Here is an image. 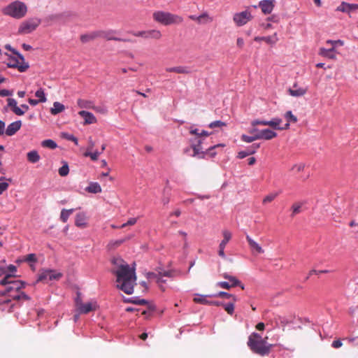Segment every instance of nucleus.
Wrapping results in <instances>:
<instances>
[{
	"mask_svg": "<svg viewBox=\"0 0 358 358\" xmlns=\"http://www.w3.org/2000/svg\"><path fill=\"white\" fill-rule=\"evenodd\" d=\"M117 277V287L127 294H131L136 285L135 269L131 268L127 264H120L115 271Z\"/></svg>",
	"mask_w": 358,
	"mask_h": 358,
	"instance_id": "nucleus-1",
	"label": "nucleus"
},
{
	"mask_svg": "<svg viewBox=\"0 0 358 358\" xmlns=\"http://www.w3.org/2000/svg\"><path fill=\"white\" fill-rule=\"evenodd\" d=\"M267 338V336L262 337L260 334L254 332L248 338V345L253 352L265 355L268 352Z\"/></svg>",
	"mask_w": 358,
	"mask_h": 358,
	"instance_id": "nucleus-2",
	"label": "nucleus"
},
{
	"mask_svg": "<svg viewBox=\"0 0 358 358\" xmlns=\"http://www.w3.org/2000/svg\"><path fill=\"white\" fill-rule=\"evenodd\" d=\"M152 17L155 22L164 26L178 24L183 21V18L180 15L161 10L154 12Z\"/></svg>",
	"mask_w": 358,
	"mask_h": 358,
	"instance_id": "nucleus-3",
	"label": "nucleus"
},
{
	"mask_svg": "<svg viewBox=\"0 0 358 358\" xmlns=\"http://www.w3.org/2000/svg\"><path fill=\"white\" fill-rule=\"evenodd\" d=\"M5 15H9L15 19H20L25 16L27 12L26 4L20 1H15L3 8Z\"/></svg>",
	"mask_w": 358,
	"mask_h": 358,
	"instance_id": "nucleus-4",
	"label": "nucleus"
},
{
	"mask_svg": "<svg viewBox=\"0 0 358 358\" xmlns=\"http://www.w3.org/2000/svg\"><path fill=\"white\" fill-rule=\"evenodd\" d=\"M268 121L255 120L252 122V127L249 129L250 134L258 136L259 138L268 139Z\"/></svg>",
	"mask_w": 358,
	"mask_h": 358,
	"instance_id": "nucleus-5",
	"label": "nucleus"
},
{
	"mask_svg": "<svg viewBox=\"0 0 358 358\" xmlns=\"http://www.w3.org/2000/svg\"><path fill=\"white\" fill-rule=\"evenodd\" d=\"M12 52L17 56V57L10 58L7 63V66L10 68L17 69L20 72L26 71L29 69V65L24 61V57L15 50H12Z\"/></svg>",
	"mask_w": 358,
	"mask_h": 358,
	"instance_id": "nucleus-6",
	"label": "nucleus"
},
{
	"mask_svg": "<svg viewBox=\"0 0 358 358\" xmlns=\"http://www.w3.org/2000/svg\"><path fill=\"white\" fill-rule=\"evenodd\" d=\"M41 24V20L38 18H31L22 22L18 29V33L20 34H27L34 31Z\"/></svg>",
	"mask_w": 358,
	"mask_h": 358,
	"instance_id": "nucleus-7",
	"label": "nucleus"
},
{
	"mask_svg": "<svg viewBox=\"0 0 358 358\" xmlns=\"http://www.w3.org/2000/svg\"><path fill=\"white\" fill-rule=\"evenodd\" d=\"M223 277L225 279H227L229 281L218 282L217 283L218 287L223 289H229L231 287L240 286L242 289H244V285H242L241 282L235 276L229 275L227 273H224Z\"/></svg>",
	"mask_w": 358,
	"mask_h": 358,
	"instance_id": "nucleus-8",
	"label": "nucleus"
},
{
	"mask_svg": "<svg viewBox=\"0 0 358 358\" xmlns=\"http://www.w3.org/2000/svg\"><path fill=\"white\" fill-rule=\"evenodd\" d=\"M252 19V15L251 14V12L249 11L248 10H245L244 11L235 13L233 17V20L234 23L238 27H241L246 24Z\"/></svg>",
	"mask_w": 358,
	"mask_h": 358,
	"instance_id": "nucleus-9",
	"label": "nucleus"
},
{
	"mask_svg": "<svg viewBox=\"0 0 358 358\" xmlns=\"http://www.w3.org/2000/svg\"><path fill=\"white\" fill-rule=\"evenodd\" d=\"M192 143V157L203 159L205 157V152L203 151L201 144L203 143L201 138H195L189 140Z\"/></svg>",
	"mask_w": 358,
	"mask_h": 358,
	"instance_id": "nucleus-10",
	"label": "nucleus"
},
{
	"mask_svg": "<svg viewBox=\"0 0 358 358\" xmlns=\"http://www.w3.org/2000/svg\"><path fill=\"white\" fill-rule=\"evenodd\" d=\"M76 306L79 313L87 314L97 308L96 301H90L85 303H82L81 300L78 298L76 301Z\"/></svg>",
	"mask_w": 358,
	"mask_h": 358,
	"instance_id": "nucleus-11",
	"label": "nucleus"
},
{
	"mask_svg": "<svg viewBox=\"0 0 358 358\" xmlns=\"http://www.w3.org/2000/svg\"><path fill=\"white\" fill-rule=\"evenodd\" d=\"M62 273L60 272H57L55 270L47 269L43 270L39 275L37 281H47V280H59L62 277Z\"/></svg>",
	"mask_w": 358,
	"mask_h": 358,
	"instance_id": "nucleus-12",
	"label": "nucleus"
},
{
	"mask_svg": "<svg viewBox=\"0 0 358 358\" xmlns=\"http://www.w3.org/2000/svg\"><path fill=\"white\" fill-rule=\"evenodd\" d=\"M289 320L285 316L275 315L272 321H270V325L273 327V329L282 327L284 331L285 326L289 322Z\"/></svg>",
	"mask_w": 358,
	"mask_h": 358,
	"instance_id": "nucleus-13",
	"label": "nucleus"
},
{
	"mask_svg": "<svg viewBox=\"0 0 358 358\" xmlns=\"http://www.w3.org/2000/svg\"><path fill=\"white\" fill-rule=\"evenodd\" d=\"M25 286V282L21 280L13 281L10 285L6 286L3 294H10L13 291L18 293Z\"/></svg>",
	"mask_w": 358,
	"mask_h": 358,
	"instance_id": "nucleus-14",
	"label": "nucleus"
},
{
	"mask_svg": "<svg viewBox=\"0 0 358 358\" xmlns=\"http://www.w3.org/2000/svg\"><path fill=\"white\" fill-rule=\"evenodd\" d=\"M100 35H99V38H103L108 41L113 40V41H124V42H129L130 40L129 39H124L120 38H117L113 36V34L115 33L114 31L110 30L108 31H98Z\"/></svg>",
	"mask_w": 358,
	"mask_h": 358,
	"instance_id": "nucleus-15",
	"label": "nucleus"
},
{
	"mask_svg": "<svg viewBox=\"0 0 358 358\" xmlns=\"http://www.w3.org/2000/svg\"><path fill=\"white\" fill-rule=\"evenodd\" d=\"M22 122L20 120L13 122L7 127L5 133L7 136H11L20 130Z\"/></svg>",
	"mask_w": 358,
	"mask_h": 358,
	"instance_id": "nucleus-16",
	"label": "nucleus"
},
{
	"mask_svg": "<svg viewBox=\"0 0 358 358\" xmlns=\"http://www.w3.org/2000/svg\"><path fill=\"white\" fill-rule=\"evenodd\" d=\"M289 127V123L282 124V121L278 118H274L270 120V128L278 130L287 129Z\"/></svg>",
	"mask_w": 358,
	"mask_h": 358,
	"instance_id": "nucleus-17",
	"label": "nucleus"
},
{
	"mask_svg": "<svg viewBox=\"0 0 358 358\" xmlns=\"http://www.w3.org/2000/svg\"><path fill=\"white\" fill-rule=\"evenodd\" d=\"M319 55L322 57H327L331 59H336V51H334V47H330L329 48H320Z\"/></svg>",
	"mask_w": 358,
	"mask_h": 358,
	"instance_id": "nucleus-18",
	"label": "nucleus"
},
{
	"mask_svg": "<svg viewBox=\"0 0 358 358\" xmlns=\"http://www.w3.org/2000/svg\"><path fill=\"white\" fill-rule=\"evenodd\" d=\"M78 114L80 116L84 118L85 124H91L96 122V117L90 112L85 111V110H80L78 112Z\"/></svg>",
	"mask_w": 358,
	"mask_h": 358,
	"instance_id": "nucleus-19",
	"label": "nucleus"
},
{
	"mask_svg": "<svg viewBox=\"0 0 358 358\" xmlns=\"http://www.w3.org/2000/svg\"><path fill=\"white\" fill-rule=\"evenodd\" d=\"M75 224L80 228L87 227L86 215L85 213H79L76 215Z\"/></svg>",
	"mask_w": 358,
	"mask_h": 358,
	"instance_id": "nucleus-20",
	"label": "nucleus"
},
{
	"mask_svg": "<svg viewBox=\"0 0 358 358\" xmlns=\"http://www.w3.org/2000/svg\"><path fill=\"white\" fill-rule=\"evenodd\" d=\"M78 106L81 108L92 109L98 110V108L95 106L92 101L84 99H78L77 101Z\"/></svg>",
	"mask_w": 358,
	"mask_h": 358,
	"instance_id": "nucleus-21",
	"label": "nucleus"
},
{
	"mask_svg": "<svg viewBox=\"0 0 358 358\" xmlns=\"http://www.w3.org/2000/svg\"><path fill=\"white\" fill-rule=\"evenodd\" d=\"M162 34L159 30L157 29H150L145 31V38H152L155 40H159L162 38Z\"/></svg>",
	"mask_w": 358,
	"mask_h": 358,
	"instance_id": "nucleus-22",
	"label": "nucleus"
},
{
	"mask_svg": "<svg viewBox=\"0 0 358 358\" xmlns=\"http://www.w3.org/2000/svg\"><path fill=\"white\" fill-rule=\"evenodd\" d=\"M166 71L167 72H173L179 74H188L190 73L188 68L182 66L166 68Z\"/></svg>",
	"mask_w": 358,
	"mask_h": 358,
	"instance_id": "nucleus-23",
	"label": "nucleus"
},
{
	"mask_svg": "<svg viewBox=\"0 0 358 358\" xmlns=\"http://www.w3.org/2000/svg\"><path fill=\"white\" fill-rule=\"evenodd\" d=\"M2 273L5 274L4 277L0 280V285L2 286H6L10 285L13 281H15L13 278L15 277V275L11 273H6V271H3Z\"/></svg>",
	"mask_w": 358,
	"mask_h": 358,
	"instance_id": "nucleus-24",
	"label": "nucleus"
},
{
	"mask_svg": "<svg viewBox=\"0 0 358 358\" xmlns=\"http://www.w3.org/2000/svg\"><path fill=\"white\" fill-rule=\"evenodd\" d=\"M99 35L100 34H99L98 31H94L87 34H84L80 36V41L82 43H85L91 41H93L96 38H99Z\"/></svg>",
	"mask_w": 358,
	"mask_h": 358,
	"instance_id": "nucleus-25",
	"label": "nucleus"
},
{
	"mask_svg": "<svg viewBox=\"0 0 358 358\" xmlns=\"http://www.w3.org/2000/svg\"><path fill=\"white\" fill-rule=\"evenodd\" d=\"M85 190L89 193H100L101 192V187L98 182H90L89 185L86 187Z\"/></svg>",
	"mask_w": 358,
	"mask_h": 358,
	"instance_id": "nucleus-26",
	"label": "nucleus"
},
{
	"mask_svg": "<svg viewBox=\"0 0 358 358\" xmlns=\"http://www.w3.org/2000/svg\"><path fill=\"white\" fill-rule=\"evenodd\" d=\"M246 239L248 242L250 247L253 251H255L257 254H261L264 252V250L259 245V244L254 241L249 236H246Z\"/></svg>",
	"mask_w": 358,
	"mask_h": 358,
	"instance_id": "nucleus-27",
	"label": "nucleus"
},
{
	"mask_svg": "<svg viewBox=\"0 0 358 358\" xmlns=\"http://www.w3.org/2000/svg\"><path fill=\"white\" fill-rule=\"evenodd\" d=\"M27 160L31 163L38 162L41 157L38 152L36 150H31L27 154Z\"/></svg>",
	"mask_w": 358,
	"mask_h": 358,
	"instance_id": "nucleus-28",
	"label": "nucleus"
},
{
	"mask_svg": "<svg viewBox=\"0 0 358 358\" xmlns=\"http://www.w3.org/2000/svg\"><path fill=\"white\" fill-rule=\"evenodd\" d=\"M207 296L206 295H201L196 294L195 297L193 299V301L196 303H201L203 305H209L210 301L207 299Z\"/></svg>",
	"mask_w": 358,
	"mask_h": 358,
	"instance_id": "nucleus-29",
	"label": "nucleus"
},
{
	"mask_svg": "<svg viewBox=\"0 0 358 358\" xmlns=\"http://www.w3.org/2000/svg\"><path fill=\"white\" fill-rule=\"evenodd\" d=\"M65 107L62 103L56 101L53 103V107L50 109V113L52 115H57L62 113Z\"/></svg>",
	"mask_w": 358,
	"mask_h": 358,
	"instance_id": "nucleus-30",
	"label": "nucleus"
},
{
	"mask_svg": "<svg viewBox=\"0 0 358 358\" xmlns=\"http://www.w3.org/2000/svg\"><path fill=\"white\" fill-rule=\"evenodd\" d=\"M146 277L148 279L155 280L158 284L164 283L166 282V280L162 279L159 276V272H158V273L149 272L146 274Z\"/></svg>",
	"mask_w": 358,
	"mask_h": 358,
	"instance_id": "nucleus-31",
	"label": "nucleus"
},
{
	"mask_svg": "<svg viewBox=\"0 0 358 358\" xmlns=\"http://www.w3.org/2000/svg\"><path fill=\"white\" fill-rule=\"evenodd\" d=\"M336 10L338 11L343 12V13H350L352 12V4L345 3V2H342L341 4L339 6H338Z\"/></svg>",
	"mask_w": 358,
	"mask_h": 358,
	"instance_id": "nucleus-32",
	"label": "nucleus"
},
{
	"mask_svg": "<svg viewBox=\"0 0 358 358\" xmlns=\"http://www.w3.org/2000/svg\"><path fill=\"white\" fill-rule=\"evenodd\" d=\"M289 94L292 96H303L306 92L307 89L299 87L296 90L289 89L288 90Z\"/></svg>",
	"mask_w": 358,
	"mask_h": 358,
	"instance_id": "nucleus-33",
	"label": "nucleus"
},
{
	"mask_svg": "<svg viewBox=\"0 0 358 358\" xmlns=\"http://www.w3.org/2000/svg\"><path fill=\"white\" fill-rule=\"evenodd\" d=\"M74 209H62L60 214V220L64 222H66L69 216L73 213Z\"/></svg>",
	"mask_w": 358,
	"mask_h": 358,
	"instance_id": "nucleus-34",
	"label": "nucleus"
},
{
	"mask_svg": "<svg viewBox=\"0 0 358 358\" xmlns=\"http://www.w3.org/2000/svg\"><path fill=\"white\" fill-rule=\"evenodd\" d=\"M129 237H127V238H125L123 239L116 240V241H111L108 244V248L109 250H113V249L119 247L120 245H121L124 241H126L127 240H129Z\"/></svg>",
	"mask_w": 358,
	"mask_h": 358,
	"instance_id": "nucleus-35",
	"label": "nucleus"
},
{
	"mask_svg": "<svg viewBox=\"0 0 358 358\" xmlns=\"http://www.w3.org/2000/svg\"><path fill=\"white\" fill-rule=\"evenodd\" d=\"M303 203L296 202L292 206V217L300 213L302 211Z\"/></svg>",
	"mask_w": 358,
	"mask_h": 358,
	"instance_id": "nucleus-36",
	"label": "nucleus"
},
{
	"mask_svg": "<svg viewBox=\"0 0 358 358\" xmlns=\"http://www.w3.org/2000/svg\"><path fill=\"white\" fill-rule=\"evenodd\" d=\"M222 235H223L224 239L221 241V243H220V245L225 248L227 243L231 238V233L228 230H223Z\"/></svg>",
	"mask_w": 358,
	"mask_h": 358,
	"instance_id": "nucleus-37",
	"label": "nucleus"
},
{
	"mask_svg": "<svg viewBox=\"0 0 358 358\" xmlns=\"http://www.w3.org/2000/svg\"><path fill=\"white\" fill-rule=\"evenodd\" d=\"M305 164L304 163H299V164H294L290 171L293 173H301L302 171H304V169H305Z\"/></svg>",
	"mask_w": 358,
	"mask_h": 358,
	"instance_id": "nucleus-38",
	"label": "nucleus"
},
{
	"mask_svg": "<svg viewBox=\"0 0 358 358\" xmlns=\"http://www.w3.org/2000/svg\"><path fill=\"white\" fill-rule=\"evenodd\" d=\"M13 300H20V299H24V300H29V297L23 292H21L20 291L18 293H17L16 294H10L9 295Z\"/></svg>",
	"mask_w": 358,
	"mask_h": 358,
	"instance_id": "nucleus-39",
	"label": "nucleus"
},
{
	"mask_svg": "<svg viewBox=\"0 0 358 358\" xmlns=\"http://www.w3.org/2000/svg\"><path fill=\"white\" fill-rule=\"evenodd\" d=\"M41 145L44 148H48L50 149H55L57 148V143L51 139H47L42 141Z\"/></svg>",
	"mask_w": 358,
	"mask_h": 358,
	"instance_id": "nucleus-40",
	"label": "nucleus"
},
{
	"mask_svg": "<svg viewBox=\"0 0 358 358\" xmlns=\"http://www.w3.org/2000/svg\"><path fill=\"white\" fill-rule=\"evenodd\" d=\"M259 7L261 8L262 12L266 15L268 13V0H263L259 2Z\"/></svg>",
	"mask_w": 358,
	"mask_h": 358,
	"instance_id": "nucleus-41",
	"label": "nucleus"
},
{
	"mask_svg": "<svg viewBox=\"0 0 358 358\" xmlns=\"http://www.w3.org/2000/svg\"><path fill=\"white\" fill-rule=\"evenodd\" d=\"M285 117L287 120L286 123H289V122L296 123L298 120L297 117L295 115H294L292 114V111H290V110L286 112V113L285 114Z\"/></svg>",
	"mask_w": 358,
	"mask_h": 358,
	"instance_id": "nucleus-42",
	"label": "nucleus"
},
{
	"mask_svg": "<svg viewBox=\"0 0 358 358\" xmlns=\"http://www.w3.org/2000/svg\"><path fill=\"white\" fill-rule=\"evenodd\" d=\"M35 96L38 98V101H39L40 103H44L46 101V97L43 89L41 88L38 90L35 93Z\"/></svg>",
	"mask_w": 358,
	"mask_h": 358,
	"instance_id": "nucleus-43",
	"label": "nucleus"
},
{
	"mask_svg": "<svg viewBox=\"0 0 358 358\" xmlns=\"http://www.w3.org/2000/svg\"><path fill=\"white\" fill-rule=\"evenodd\" d=\"M100 152L98 151L92 152V151H86L84 153L85 157H90L92 161H96L99 158Z\"/></svg>",
	"mask_w": 358,
	"mask_h": 358,
	"instance_id": "nucleus-44",
	"label": "nucleus"
},
{
	"mask_svg": "<svg viewBox=\"0 0 358 358\" xmlns=\"http://www.w3.org/2000/svg\"><path fill=\"white\" fill-rule=\"evenodd\" d=\"M256 139H258V136H255L254 134H250V136L243 134L241 136V140L246 143H251L255 141Z\"/></svg>",
	"mask_w": 358,
	"mask_h": 358,
	"instance_id": "nucleus-45",
	"label": "nucleus"
},
{
	"mask_svg": "<svg viewBox=\"0 0 358 358\" xmlns=\"http://www.w3.org/2000/svg\"><path fill=\"white\" fill-rule=\"evenodd\" d=\"M222 307L224 308L225 311L229 315H233V313L234 312V303H224Z\"/></svg>",
	"mask_w": 358,
	"mask_h": 358,
	"instance_id": "nucleus-46",
	"label": "nucleus"
},
{
	"mask_svg": "<svg viewBox=\"0 0 358 358\" xmlns=\"http://www.w3.org/2000/svg\"><path fill=\"white\" fill-rule=\"evenodd\" d=\"M58 172L61 176H66L69 172L68 164L64 162V165L59 169Z\"/></svg>",
	"mask_w": 358,
	"mask_h": 358,
	"instance_id": "nucleus-47",
	"label": "nucleus"
},
{
	"mask_svg": "<svg viewBox=\"0 0 358 358\" xmlns=\"http://www.w3.org/2000/svg\"><path fill=\"white\" fill-rule=\"evenodd\" d=\"M226 125L227 124L225 122L220 121V120H216V121H214V122H212L211 123H210L208 124V127H210L211 129H214L216 127L222 128L223 127H226Z\"/></svg>",
	"mask_w": 358,
	"mask_h": 358,
	"instance_id": "nucleus-48",
	"label": "nucleus"
},
{
	"mask_svg": "<svg viewBox=\"0 0 358 358\" xmlns=\"http://www.w3.org/2000/svg\"><path fill=\"white\" fill-rule=\"evenodd\" d=\"M343 41H341V40H336V41H333V40H327L326 41V45H330L331 47H334V48H336V45H343ZM334 51H336V49H334Z\"/></svg>",
	"mask_w": 358,
	"mask_h": 358,
	"instance_id": "nucleus-49",
	"label": "nucleus"
},
{
	"mask_svg": "<svg viewBox=\"0 0 358 358\" xmlns=\"http://www.w3.org/2000/svg\"><path fill=\"white\" fill-rule=\"evenodd\" d=\"M215 296H219V297H222V298H227V299L232 298L234 301H236V297L235 296H234L232 294H229L227 292H220Z\"/></svg>",
	"mask_w": 358,
	"mask_h": 358,
	"instance_id": "nucleus-50",
	"label": "nucleus"
},
{
	"mask_svg": "<svg viewBox=\"0 0 358 358\" xmlns=\"http://www.w3.org/2000/svg\"><path fill=\"white\" fill-rule=\"evenodd\" d=\"M159 276L162 279L163 277H169V278H173L174 277V272L173 271H159Z\"/></svg>",
	"mask_w": 358,
	"mask_h": 358,
	"instance_id": "nucleus-51",
	"label": "nucleus"
},
{
	"mask_svg": "<svg viewBox=\"0 0 358 358\" xmlns=\"http://www.w3.org/2000/svg\"><path fill=\"white\" fill-rule=\"evenodd\" d=\"M24 261L27 262H36L37 258L35 254H29L24 257Z\"/></svg>",
	"mask_w": 358,
	"mask_h": 358,
	"instance_id": "nucleus-52",
	"label": "nucleus"
},
{
	"mask_svg": "<svg viewBox=\"0 0 358 358\" xmlns=\"http://www.w3.org/2000/svg\"><path fill=\"white\" fill-rule=\"evenodd\" d=\"M8 101V106L10 107L11 110H13L16 106H17V101L13 98H8L7 99Z\"/></svg>",
	"mask_w": 358,
	"mask_h": 358,
	"instance_id": "nucleus-53",
	"label": "nucleus"
},
{
	"mask_svg": "<svg viewBox=\"0 0 358 358\" xmlns=\"http://www.w3.org/2000/svg\"><path fill=\"white\" fill-rule=\"evenodd\" d=\"M63 136L69 141H73L76 145H78V139L72 134H63Z\"/></svg>",
	"mask_w": 358,
	"mask_h": 358,
	"instance_id": "nucleus-54",
	"label": "nucleus"
},
{
	"mask_svg": "<svg viewBox=\"0 0 358 358\" xmlns=\"http://www.w3.org/2000/svg\"><path fill=\"white\" fill-rule=\"evenodd\" d=\"M252 152L253 151H241L238 153V157L239 159H243L247 156L250 155V154H252Z\"/></svg>",
	"mask_w": 358,
	"mask_h": 358,
	"instance_id": "nucleus-55",
	"label": "nucleus"
},
{
	"mask_svg": "<svg viewBox=\"0 0 358 358\" xmlns=\"http://www.w3.org/2000/svg\"><path fill=\"white\" fill-rule=\"evenodd\" d=\"M203 19H206V20H209V21H212V19L210 17H209L207 13H203L201 15H199V17H196V20L199 22H201V20Z\"/></svg>",
	"mask_w": 358,
	"mask_h": 358,
	"instance_id": "nucleus-56",
	"label": "nucleus"
},
{
	"mask_svg": "<svg viewBox=\"0 0 358 358\" xmlns=\"http://www.w3.org/2000/svg\"><path fill=\"white\" fill-rule=\"evenodd\" d=\"M15 115H23L24 114V110H23L21 107L16 106L13 110H12Z\"/></svg>",
	"mask_w": 358,
	"mask_h": 358,
	"instance_id": "nucleus-57",
	"label": "nucleus"
},
{
	"mask_svg": "<svg viewBox=\"0 0 358 358\" xmlns=\"http://www.w3.org/2000/svg\"><path fill=\"white\" fill-rule=\"evenodd\" d=\"M343 345V343L341 341V339L335 340L332 342L331 346L334 348H339Z\"/></svg>",
	"mask_w": 358,
	"mask_h": 358,
	"instance_id": "nucleus-58",
	"label": "nucleus"
},
{
	"mask_svg": "<svg viewBox=\"0 0 358 358\" xmlns=\"http://www.w3.org/2000/svg\"><path fill=\"white\" fill-rule=\"evenodd\" d=\"M131 34L136 37H142L145 38V31H133Z\"/></svg>",
	"mask_w": 358,
	"mask_h": 358,
	"instance_id": "nucleus-59",
	"label": "nucleus"
},
{
	"mask_svg": "<svg viewBox=\"0 0 358 358\" xmlns=\"http://www.w3.org/2000/svg\"><path fill=\"white\" fill-rule=\"evenodd\" d=\"M329 273V271L328 270H320V271H317V270H311L310 272H309V275H312L313 274H320V273Z\"/></svg>",
	"mask_w": 358,
	"mask_h": 358,
	"instance_id": "nucleus-60",
	"label": "nucleus"
},
{
	"mask_svg": "<svg viewBox=\"0 0 358 358\" xmlns=\"http://www.w3.org/2000/svg\"><path fill=\"white\" fill-rule=\"evenodd\" d=\"M200 132L201 131H199V130L198 129L191 128L189 130V133L192 135H195L196 136V138H201Z\"/></svg>",
	"mask_w": 358,
	"mask_h": 358,
	"instance_id": "nucleus-61",
	"label": "nucleus"
},
{
	"mask_svg": "<svg viewBox=\"0 0 358 358\" xmlns=\"http://www.w3.org/2000/svg\"><path fill=\"white\" fill-rule=\"evenodd\" d=\"M8 187V183L7 182H1L0 183V195L6 191Z\"/></svg>",
	"mask_w": 358,
	"mask_h": 358,
	"instance_id": "nucleus-62",
	"label": "nucleus"
},
{
	"mask_svg": "<svg viewBox=\"0 0 358 358\" xmlns=\"http://www.w3.org/2000/svg\"><path fill=\"white\" fill-rule=\"evenodd\" d=\"M192 143H190V146L185 148L183 150V153L189 156H192Z\"/></svg>",
	"mask_w": 358,
	"mask_h": 358,
	"instance_id": "nucleus-63",
	"label": "nucleus"
},
{
	"mask_svg": "<svg viewBox=\"0 0 358 358\" xmlns=\"http://www.w3.org/2000/svg\"><path fill=\"white\" fill-rule=\"evenodd\" d=\"M11 95V92L8 90H0V96H8Z\"/></svg>",
	"mask_w": 358,
	"mask_h": 358,
	"instance_id": "nucleus-64",
	"label": "nucleus"
}]
</instances>
